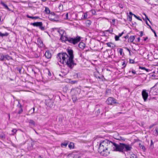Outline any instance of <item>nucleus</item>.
Returning a JSON list of instances; mask_svg holds the SVG:
<instances>
[{
	"mask_svg": "<svg viewBox=\"0 0 158 158\" xmlns=\"http://www.w3.org/2000/svg\"><path fill=\"white\" fill-rule=\"evenodd\" d=\"M134 36L131 35L130 36L128 39V42L129 43H132L135 39Z\"/></svg>",
	"mask_w": 158,
	"mask_h": 158,
	"instance_id": "nucleus-14",
	"label": "nucleus"
},
{
	"mask_svg": "<svg viewBox=\"0 0 158 158\" xmlns=\"http://www.w3.org/2000/svg\"><path fill=\"white\" fill-rule=\"evenodd\" d=\"M146 24L148 26H149V27H150V28H151V26L148 24V22L147 21H146Z\"/></svg>",
	"mask_w": 158,
	"mask_h": 158,
	"instance_id": "nucleus-50",
	"label": "nucleus"
},
{
	"mask_svg": "<svg viewBox=\"0 0 158 158\" xmlns=\"http://www.w3.org/2000/svg\"><path fill=\"white\" fill-rule=\"evenodd\" d=\"M68 145V143L66 142H64L63 143H62L61 144V146L62 147H66Z\"/></svg>",
	"mask_w": 158,
	"mask_h": 158,
	"instance_id": "nucleus-25",
	"label": "nucleus"
},
{
	"mask_svg": "<svg viewBox=\"0 0 158 158\" xmlns=\"http://www.w3.org/2000/svg\"><path fill=\"white\" fill-rule=\"evenodd\" d=\"M46 105L49 107H52L53 106V102L50 99H47L45 100Z\"/></svg>",
	"mask_w": 158,
	"mask_h": 158,
	"instance_id": "nucleus-8",
	"label": "nucleus"
},
{
	"mask_svg": "<svg viewBox=\"0 0 158 158\" xmlns=\"http://www.w3.org/2000/svg\"><path fill=\"white\" fill-rule=\"evenodd\" d=\"M60 39L62 41H68L69 43H72L73 44H75L79 42L80 40V37H77L76 38H68L66 34L60 37Z\"/></svg>",
	"mask_w": 158,
	"mask_h": 158,
	"instance_id": "nucleus-4",
	"label": "nucleus"
},
{
	"mask_svg": "<svg viewBox=\"0 0 158 158\" xmlns=\"http://www.w3.org/2000/svg\"><path fill=\"white\" fill-rule=\"evenodd\" d=\"M34 144L35 143L33 141L31 140L29 141L28 143V149L29 150H32L33 149V146Z\"/></svg>",
	"mask_w": 158,
	"mask_h": 158,
	"instance_id": "nucleus-9",
	"label": "nucleus"
},
{
	"mask_svg": "<svg viewBox=\"0 0 158 158\" xmlns=\"http://www.w3.org/2000/svg\"><path fill=\"white\" fill-rule=\"evenodd\" d=\"M106 44L107 45L108 47H110L112 48H114L116 46L114 44L111 42L107 43H106Z\"/></svg>",
	"mask_w": 158,
	"mask_h": 158,
	"instance_id": "nucleus-13",
	"label": "nucleus"
},
{
	"mask_svg": "<svg viewBox=\"0 0 158 158\" xmlns=\"http://www.w3.org/2000/svg\"><path fill=\"white\" fill-rule=\"evenodd\" d=\"M122 65L124 67H125L126 66V62L125 61L123 62Z\"/></svg>",
	"mask_w": 158,
	"mask_h": 158,
	"instance_id": "nucleus-39",
	"label": "nucleus"
},
{
	"mask_svg": "<svg viewBox=\"0 0 158 158\" xmlns=\"http://www.w3.org/2000/svg\"><path fill=\"white\" fill-rule=\"evenodd\" d=\"M77 82V81H71L70 83L72 84H74Z\"/></svg>",
	"mask_w": 158,
	"mask_h": 158,
	"instance_id": "nucleus-37",
	"label": "nucleus"
},
{
	"mask_svg": "<svg viewBox=\"0 0 158 158\" xmlns=\"http://www.w3.org/2000/svg\"><path fill=\"white\" fill-rule=\"evenodd\" d=\"M115 147L116 143L106 139L100 142L98 151L101 155L106 156L110 151H115Z\"/></svg>",
	"mask_w": 158,
	"mask_h": 158,
	"instance_id": "nucleus-2",
	"label": "nucleus"
},
{
	"mask_svg": "<svg viewBox=\"0 0 158 158\" xmlns=\"http://www.w3.org/2000/svg\"><path fill=\"white\" fill-rule=\"evenodd\" d=\"M106 31L107 32H109L110 33H111L112 31H110L109 30H107Z\"/></svg>",
	"mask_w": 158,
	"mask_h": 158,
	"instance_id": "nucleus-52",
	"label": "nucleus"
},
{
	"mask_svg": "<svg viewBox=\"0 0 158 158\" xmlns=\"http://www.w3.org/2000/svg\"><path fill=\"white\" fill-rule=\"evenodd\" d=\"M33 113H35V108L34 107H33Z\"/></svg>",
	"mask_w": 158,
	"mask_h": 158,
	"instance_id": "nucleus-54",
	"label": "nucleus"
},
{
	"mask_svg": "<svg viewBox=\"0 0 158 158\" xmlns=\"http://www.w3.org/2000/svg\"><path fill=\"white\" fill-rule=\"evenodd\" d=\"M72 92L75 93V94L77 95L80 92V90L78 88H77L75 89H72L71 90Z\"/></svg>",
	"mask_w": 158,
	"mask_h": 158,
	"instance_id": "nucleus-11",
	"label": "nucleus"
},
{
	"mask_svg": "<svg viewBox=\"0 0 158 158\" xmlns=\"http://www.w3.org/2000/svg\"><path fill=\"white\" fill-rule=\"evenodd\" d=\"M140 33V36H142L143 34V33L142 31H140L139 32Z\"/></svg>",
	"mask_w": 158,
	"mask_h": 158,
	"instance_id": "nucleus-47",
	"label": "nucleus"
},
{
	"mask_svg": "<svg viewBox=\"0 0 158 158\" xmlns=\"http://www.w3.org/2000/svg\"><path fill=\"white\" fill-rule=\"evenodd\" d=\"M58 32L60 34V36L66 34V33L65 32V31L61 29L59 30L58 31Z\"/></svg>",
	"mask_w": 158,
	"mask_h": 158,
	"instance_id": "nucleus-12",
	"label": "nucleus"
},
{
	"mask_svg": "<svg viewBox=\"0 0 158 158\" xmlns=\"http://www.w3.org/2000/svg\"><path fill=\"white\" fill-rule=\"evenodd\" d=\"M123 51V49L122 48H120L119 51V52L120 54V55H122Z\"/></svg>",
	"mask_w": 158,
	"mask_h": 158,
	"instance_id": "nucleus-41",
	"label": "nucleus"
},
{
	"mask_svg": "<svg viewBox=\"0 0 158 158\" xmlns=\"http://www.w3.org/2000/svg\"><path fill=\"white\" fill-rule=\"evenodd\" d=\"M91 24V22L90 20H88L85 22V24L87 26H89Z\"/></svg>",
	"mask_w": 158,
	"mask_h": 158,
	"instance_id": "nucleus-24",
	"label": "nucleus"
},
{
	"mask_svg": "<svg viewBox=\"0 0 158 158\" xmlns=\"http://www.w3.org/2000/svg\"><path fill=\"white\" fill-rule=\"evenodd\" d=\"M137 40H138V42H139L140 41V39L139 37H138L137 38Z\"/></svg>",
	"mask_w": 158,
	"mask_h": 158,
	"instance_id": "nucleus-55",
	"label": "nucleus"
},
{
	"mask_svg": "<svg viewBox=\"0 0 158 158\" xmlns=\"http://www.w3.org/2000/svg\"><path fill=\"white\" fill-rule=\"evenodd\" d=\"M119 37L117 35H116L115 36V39L116 41H118L119 40Z\"/></svg>",
	"mask_w": 158,
	"mask_h": 158,
	"instance_id": "nucleus-38",
	"label": "nucleus"
},
{
	"mask_svg": "<svg viewBox=\"0 0 158 158\" xmlns=\"http://www.w3.org/2000/svg\"><path fill=\"white\" fill-rule=\"evenodd\" d=\"M148 39V37H146L144 39V40L146 41L147 39Z\"/></svg>",
	"mask_w": 158,
	"mask_h": 158,
	"instance_id": "nucleus-56",
	"label": "nucleus"
},
{
	"mask_svg": "<svg viewBox=\"0 0 158 158\" xmlns=\"http://www.w3.org/2000/svg\"><path fill=\"white\" fill-rule=\"evenodd\" d=\"M133 15L134 16L135 18H137V16L136 15H134V14H133Z\"/></svg>",
	"mask_w": 158,
	"mask_h": 158,
	"instance_id": "nucleus-60",
	"label": "nucleus"
},
{
	"mask_svg": "<svg viewBox=\"0 0 158 158\" xmlns=\"http://www.w3.org/2000/svg\"><path fill=\"white\" fill-rule=\"evenodd\" d=\"M154 132V134L155 135H158V128L157 127H156V128Z\"/></svg>",
	"mask_w": 158,
	"mask_h": 158,
	"instance_id": "nucleus-30",
	"label": "nucleus"
},
{
	"mask_svg": "<svg viewBox=\"0 0 158 158\" xmlns=\"http://www.w3.org/2000/svg\"><path fill=\"white\" fill-rule=\"evenodd\" d=\"M139 68L140 69L145 70L147 72H149V69H146L145 67H139Z\"/></svg>",
	"mask_w": 158,
	"mask_h": 158,
	"instance_id": "nucleus-32",
	"label": "nucleus"
},
{
	"mask_svg": "<svg viewBox=\"0 0 158 158\" xmlns=\"http://www.w3.org/2000/svg\"><path fill=\"white\" fill-rule=\"evenodd\" d=\"M131 72L132 73H133V74H136V72L135 71V70H133V69H132V70H131Z\"/></svg>",
	"mask_w": 158,
	"mask_h": 158,
	"instance_id": "nucleus-45",
	"label": "nucleus"
},
{
	"mask_svg": "<svg viewBox=\"0 0 158 158\" xmlns=\"http://www.w3.org/2000/svg\"><path fill=\"white\" fill-rule=\"evenodd\" d=\"M130 158H137V156L134 154L131 155Z\"/></svg>",
	"mask_w": 158,
	"mask_h": 158,
	"instance_id": "nucleus-33",
	"label": "nucleus"
},
{
	"mask_svg": "<svg viewBox=\"0 0 158 158\" xmlns=\"http://www.w3.org/2000/svg\"><path fill=\"white\" fill-rule=\"evenodd\" d=\"M45 56L48 59H49L51 57V54L49 51H47L45 54Z\"/></svg>",
	"mask_w": 158,
	"mask_h": 158,
	"instance_id": "nucleus-10",
	"label": "nucleus"
},
{
	"mask_svg": "<svg viewBox=\"0 0 158 158\" xmlns=\"http://www.w3.org/2000/svg\"><path fill=\"white\" fill-rule=\"evenodd\" d=\"M143 15H144L145 16V18H146V19L148 20L150 22V20L148 19V17L146 15V14L145 13H143Z\"/></svg>",
	"mask_w": 158,
	"mask_h": 158,
	"instance_id": "nucleus-43",
	"label": "nucleus"
},
{
	"mask_svg": "<svg viewBox=\"0 0 158 158\" xmlns=\"http://www.w3.org/2000/svg\"><path fill=\"white\" fill-rule=\"evenodd\" d=\"M124 34V32H123L122 33L119 34L118 36L120 37Z\"/></svg>",
	"mask_w": 158,
	"mask_h": 158,
	"instance_id": "nucleus-46",
	"label": "nucleus"
},
{
	"mask_svg": "<svg viewBox=\"0 0 158 158\" xmlns=\"http://www.w3.org/2000/svg\"><path fill=\"white\" fill-rule=\"evenodd\" d=\"M9 35V34L7 32H6L5 33H2L0 32V36L2 37H3L4 36H6Z\"/></svg>",
	"mask_w": 158,
	"mask_h": 158,
	"instance_id": "nucleus-20",
	"label": "nucleus"
},
{
	"mask_svg": "<svg viewBox=\"0 0 158 158\" xmlns=\"http://www.w3.org/2000/svg\"><path fill=\"white\" fill-rule=\"evenodd\" d=\"M27 17L28 18L31 19H36L39 18L38 17L35 16V17H33L30 16L28 15H27Z\"/></svg>",
	"mask_w": 158,
	"mask_h": 158,
	"instance_id": "nucleus-23",
	"label": "nucleus"
},
{
	"mask_svg": "<svg viewBox=\"0 0 158 158\" xmlns=\"http://www.w3.org/2000/svg\"><path fill=\"white\" fill-rule=\"evenodd\" d=\"M142 95L144 101L145 102L146 101L148 97V94L145 89H143L142 90Z\"/></svg>",
	"mask_w": 158,
	"mask_h": 158,
	"instance_id": "nucleus-7",
	"label": "nucleus"
},
{
	"mask_svg": "<svg viewBox=\"0 0 158 158\" xmlns=\"http://www.w3.org/2000/svg\"><path fill=\"white\" fill-rule=\"evenodd\" d=\"M85 46V44L83 42H80L78 44L79 47L82 49H83L84 48Z\"/></svg>",
	"mask_w": 158,
	"mask_h": 158,
	"instance_id": "nucleus-16",
	"label": "nucleus"
},
{
	"mask_svg": "<svg viewBox=\"0 0 158 158\" xmlns=\"http://www.w3.org/2000/svg\"><path fill=\"white\" fill-rule=\"evenodd\" d=\"M31 24L33 26L39 27V28L42 30H44V27L42 26L43 23L42 22H36L31 23Z\"/></svg>",
	"mask_w": 158,
	"mask_h": 158,
	"instance_id": "nucleus-5",
	"label": "nucleus"
},
{
	"mask_svg": "<svg viewBox=\"0 0 158 158\" xmlns=\"http://www.w3.org/2000/svg\"><path fill=\"white\" fill-rule=\"evenodd\" d=\"M66 18L65 19H68V13H67L65 15Z\"/></svg>",
	"mask_w": 158,
	"mask_h": 158,
	"instance_id": "nucleus-44",
	"label": "nucleus"
},
{
	"mask_svg": "<svg viewBox=\"0 0 158 158\" xmlns=\"http://www.w3.org/2000/svg\"><path fill=\"white\" fill-rule=\"evenodd\" d=\"M94 12H93L92 13L93 14H94L95 13V11H94Z\"/></svg>",
	"mask_w": 158,
	"mask_h": 158,
	"instance_id": "nucleus-62",
	"label": "nucleus"
},
{
	"mask_svg": "<svg viewBox=\"0 0 158 158\" xmlns=\"http://www.w3.org/2000/svg\"><path fill=\"white\" fill-rule=\"evenodd\" d=\"M154 33V34H155V36H157V35H156V32H155V33Z\"/></svg>",
	"mask_w": 158,
	"mask_h": 158,
	"instance_id": "nucleus-61",
	"label": "nucleus"
},
{
	"mask_svg": "<svg viewBox=\"0 0 158 158\" xmlns=\"http://www.w3.org/2000/svg\"><path fill=\"white\" fill-rule=\"evenodd\" d=\"M151 29V30H152V31L154 33H155V31L153 29H152L151 27V28H150Z\"/></svg>",
	"mask_w": 158,
	"mask_h": 158,
	"instance_id": "nucleus-53",
	"label": "nucleus"
},
{
	"mask_svg": "<svg viewBox=\"0 0 158 158\" xmlns=\"http://www.w3.org/2000/svg\"><path fill=\"white\" fill-rule=\"evenodd\" d=\"M0 137L2 139H4L5 138V136L4 134L2 132H0Z\"/></svg>",
	"mask_w": 158,
	"mask_h": 158,
	"instance_id": "nucleus-18",
	"label": "nucleus"
},
{
	"mask_svg": "<svg viewBox=\"0 0 158 158\" xmlns=\"http://www.w3.org/2000/svg\"><path fill=\"white\" fill-rule=\"evenodd\" d=\"M125 48L127 49V50L129 52L130 51V50L127 48Z\"/></svg>",
	"mask_w": 158,
	"mask_h": 158,
	"instance_id": "nucleus-58",
	"label": "nucleus"
},
{
	"mask_svg": "<svg viewBox=\"0 0 158 158\" xmlns=\"http://www.w3.org/2000/svg\"><path fill=\"white\" fill-rule=\"evenodd\" d=\"M42 1H43V2H44L46 1L47 0H41Z\"/></svg>",
	"mask_w": 158,
	"mask_h": 158,
	"instance_id": "nucleus-64",
	"label": "nucleus"
},
{
	"mask_svg": "<svg viewBox=\"0 0 158 158\" xmlns=\"http://www.w3.org/2000/svg\"><path fill=\"white\" fill-rule=\"evenodd\" d=\"M138 20H140V21H142V20L141 19H140V17H137V18H136Z\"/></svg>",
	"mask_w": 158,
	"mask_h": 158,
	"instance_id": "nucleus-49",
	"label": "nucleus"
},
{
	"mask_svg": "<svg viewBox=\"0 0 158 158\" xmlns=\"http://www.w3.org/2000/svg\"><path fill=\"white\" fill-rule=\"evenodd\" d=\"M154 124H152V125H150L149 127V128L150 129H151L152 128L153 126H154Z\"/></svg>",
	"mask_w": 158,
	"mask_h": 158,
	"instance_id": "nucleus-48",
	"label": "nucleus"
},
{
	"mask_svg": "<svg viewBox=\"0 0 158 158\" xmlns=\"http://www.w3.org/2000/svg\"><path fill=\"white\" fill-rule=\"evenodd\" d=\"M69 55L66 53H60L58 54L57 58L61 63L67 65L69 67L72 68L76 64L73 61V51L71 49H68Z\"/></svg>",
	"mask_w": 158,
	"mask_h": 158,
	"instance_id": "nucleus-1",
	"label": "nucleus"
},
{
	"mask_svg": "<svg viewBox=\"0 0 158 158\" xmlns=\"http://www.w3.org/2000/svg\"><path fill=\"white\" fill-rule=\"evenodd\" d=\"M94 76L97 78L100 79L101 77L99 76L100 75L99 72L98 71H96L94 72Z\"/></svg>",
	"mask_w": 158,
	"mask_h": 158,
	"instance_id": "nucleus-17",
	"label": "nucleus"
},
{
	"mask_svg": "<svg viewBox=\"0 0 158 158\" xmlns=\"http://www.w3.org/2000/svg\"><path fill=\"white\" fill-rule=\"evenodd\" d=\"M45 11L46 14H49L50 13V11L48 7H45Z\"/></svg>",
	"mask_w": 158,
	"mask_h": 158,
	"instance_id": "nucleus-22",
	"label": "nucleus"
},
{
	"mask_svg": "<svg viewBox=\"0 0 158 158\" xmlns=\"http://www.w3.org/2000/svg\"><path fill=\"white\" fill-rule=\"evenodd\" d=\"M132 149L131 144L120 143L119 144L116 143L115 151L123 152L124 151H131Z\"/></svg>",
	"mask_w": 158,
	"mask_h": 158,
	"instance_id": "nucleus-3",
	"label": "nucleus"
},
{
	"mask_svg": "<svg viewBox=\"0 0 158 158\" xmlns=\"http://www.w3.org/2000/svg\"><path fill=\"white\" fill-rule=\"evenodd\" d=\"M153 141L152 140H151V144H150V146L153 148Z\"/></svg>",
	"mask_w": 158,
	"mask_h": 158,
	"instance_id": "nucleus-35",
	"label": "nucleus"
},
{
	"mask_svg": "<svg viewBox=\"0 0 158 158\" xmlns=\"http://www.w3.org/2000/svg\"><path fill=\"white\" fill-rule=\"evenodd\" d=\"M17 131V130L15 129H13L12 130V132L13 133L12 134V135H14L16 133Z\"/></svg>",
	"mask_w": 158,
	"mask_h": 158,
	"instance_id": "nucleus-31",
	"label": "nucleus"
},
{
	"mask_svg": "<svg viewBox=\"0 0 158 158\" xmlns=\"http://www.w3.org/2000/svg\"><path fill=\"white\" fill-rule=\"evenodd\" d=\"M4 58H5L6 59V60H10V59H12L11 57L9 56L8 55H6L5 56Z\"/></svg>",
	"mask_w": 158,
	"mask_h": 158,
	"instance_id": "nucleus-29",
	"label": "nucleus"
},
{
	"mask_svg": "<svg viewBox=\"0 0 158 158\" xmlns=\"http://www.w3.org/2000/svg\"><path fill=\"white\" fill-rule=\"evenodd\" d=\"M129 14L130 15H133V14H132V13L131 12H129Z\"/></svg>",
	"mask_w": 158,
	"mask_h": 158,
	"instance_id": "nucleus-57",
	"label": "nucleus"
},
{
	"mask_svg": "<svg viewBox=\"0 0 158 158\" xmlns=\"http://www.w3.org/2000/svg\"><path fill=\"white\" fill-rule=\"evenodd\" d=\"M129 61H130V63H131V64H133V63H134L135 62L134 60L131 59H130Z\"/></svg>",
	"mask_w": 158,
	"mask_h": 158,
	"instance_id": "nucleus-40",
	"label": "nucleus"
},
{
	"mask_svg": "<svg viewBox=\"0 0 158 158\" xmlns=\"http://www.w3.org/2000/svg\"><path fill=\"white\" fill-rule=\"evenodd\" d=\"M51 14L52 15V14H54V13L53 12H51Z\"/></svg>",
	"mask_w": 158,
	"mask_h": 158,
	"instance_id": "nucleus-63",
	"label": "nucleus"
},
{
	"mask_svg": "<svg viewBox=\"0 0 158 158\" xmlns=\"http://www.w3.org/2000/svg\"><path fill=\"white\" fill-rule=\"evenodd\" d=\"M69 147L70 148H73L74 147V144L73 143H71L69 144Z\"/></svg>",
	"mask_w": 158,
	"mask_h": 158,
	"instance_id": "nucleus-28",
	"label": "nucleus"
},
{
	"mask_svg": "<svg viewBox=\"0 0 158 158\" xmlns=\"http://www.w3.org/2000/svg\"><path fill=\"white\" fill-rule=\"evenodd\" d=\"M22 111H23V110H22V108H20V109L19 110V111L18 113L19 114H20L21 113H22Z\"/></svg>",
	"mask_w": 158,
	"mask_h": 158,
	"instance_id": "nucleus-42",
	"label": "nucleus"
},
{
	"mask_svg": "<svg viewBox=\"0 0 158 158\" xmlns=\"http://www.w3.org/2000/svg\"><path fill=\"white\" fill-rule=\"evenodd\" d=\"M96 113L97 115H98V114L100 113V110L99 109H98L96 112Z\"/></svg>",
	"mask_w": 158,
	"mask_h": 158,
	"instance_id": "nucleus-34",
	"label": "nucleus"
},
{
	"mask_svg": "<svg viewBox=\"0 0 158 158\" xmlns=\"http://www.w3.org/2000/svg\"><path fill=\"white\" fill-rule=\"evenodd\" d=\"M139 148L141 149H142L143 151H145V148L143 145L141 144V143H139Z\"/></svg>",
	"mask_w": 158,
	"mask_h": 158,
	"instance_id": "nucleus-19",
	"label": "nucleus"
},
{
	"mask_svg": "<svg viewBox=\"0 0 158 158\" xmlns=\"http://www.w3.org/2000/svg\"><path fill=\"white\" fill-rule=\"evenodd\" d=\"M106 103L108 105H113L116 103V100L113 98L110 97L106 101Z\"/></svg>",
	"mask_w": 158,
	"mask_h": 158,
	"instance_id": "nucleus-6",
	"label": "nucleus"
},
{
	"mask_svg": "<svg viewBox=\"0 0 158 158\" xmlns=\"http://www.w3.org/2000/svg\"><path fill=\"white\" fill-rule=\"evenodd\" d=\"M129 18L130 19H130H129V20L130 21H131V19H131V17H130V16H129Z\"/></svg>",
	"mask_w": 158,
	"mask_h": 158,
	"instance_id": "nucleus-59",
	"label": "nucleus"
},
{
	"mask_svg": "<svg viewBox=\"0 0 158 158\" xmlns=\"http://www.w3.org/2000/svg\"><path fill=\"white\" fill-rule=\"evenodd\" d=\"M37 42L38 44L40 47L43 46V44L42 40L39 38L38 39Z\"/></svg>",
	"mask_w": 158,
	"mask_h": 158,
	"instance_id": "nucleus-15",
	"label": "nucleus"
},
{
	"mask_svg": "<svg viewBox=\"0 0 158 158\" xmlns=\"http://www.w3.org/2000/svg\"><path fill=\"white\" fill-rule=\"evenodd\" d=\"M29 123L30 124L35 125V122L32 120L30 119L29 121Z\"/></svg>",
	"mask_w": 158,
	"mask_h": 158,
	"instance_id": "nucleus-27",
	"label": "nucleus"
},
{
	"mask_svg": "<svg viewBox=\"0 0 158 158\" xmlns=\"http://www.w3.org/2000/svg\"><path fill=\"white\" fill-rule=\"evenodd\" d=\"M1 3L2 5H3L5 7V8L6 9L9 10H10L9 8L8 7V6L6 5L3 2H1Z\"/></svg>",
	"mask_w": 158,
	"mask_h": 158,
	"instance_id": "nucleus-21",
	"label": "nucleus"
},
{
	"mask_svg": "<svg viewBox=\"0 0 158 158\" xmlns=\"http://www.w3.org/2000/svg\"><path fill=\"white\" fill-rule=\"evenodd\" d=\"M87 15L86 13H85L84 15H83L84 19H85L87 18Z\"/></svg>",
	"mask_w": 158,
	"mask_h": 158,
	"instance_id": "nucleus-36",
	"label": "nucleus"
},
{
	"mask_svg": "<svg viewBox=\"0 0 158 158\" xmlns=\"http://www.w3.org/2000/svg\"><path fill=\"white\" fill-rule=\"evenodd\" d=\"M5 58L4 56L2 53H0V60L1 61L3 60Z\"/></svg>",
	"mask_w": 158,
	"mask_h": 158,
	"instance_id": "nucleus-26",
	"label": "nucleus"
},
{
	"mask_svg": "<svg viewBox=\"0 0 158 158\" xmlns=\"http://www.w3.org/2000/svg\"><path fill=\"white\" fill-rule=\"evenodd\" d=\"M124 38L125 39H127V38H129V36L128 35H127L125 36L124 37Z\"/></svg>",
	"mask_w": 158,
	"mask_h": 158,
	"instance_id": "nucleus-51",
	"label": "nucleus"
}]
</instances>
